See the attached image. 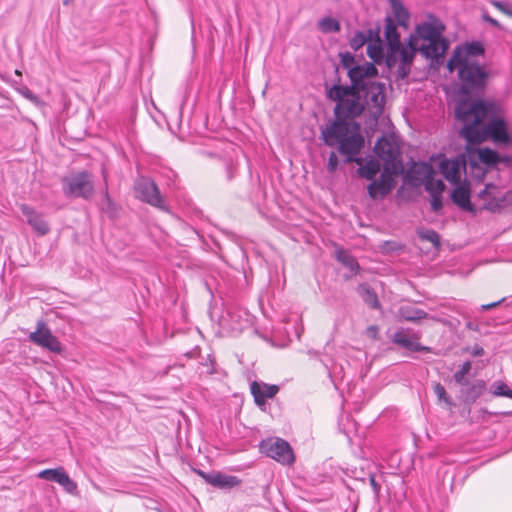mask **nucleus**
<instances>
[{
    "label": "nucleus",
    "mask_w": 512,
    "mask_h": 512,
    "mask_svg": "<svg viewBox=\"0 0 512 512\" xmlns=\"http://www.w3.org/2000/svg\"><path fill=\"white\" fill-rule=\"evenodd\" d=\"M445 26L441 20L429 15L425 21L417 24L410 34L407 44L400 40V34L393 18H385L384 36L387 42L386 63L389 67L398 65V74L405 78L417 52L426 59L438 62L449 47L443 36Z\"/></svg>",
    "instance_id": "obj_1"
},
{
    "label": "nucleus",
    "mask_w": 512,
    "mask_h": 512,
    "mask_svg": "<svg viewBox=\"0 0 512 512\" xmlns=\"http://www.w3.org/2000/svg\"><path fill=\"white\" fill-rule=\"evenodd\" d=\"M359 91L354 87L342 85L332 86L327 96L336 102L335 115L338 120L330 123L322 130V137L326 145L337 147L339 153L346 157L347 162L361 164L362 159L356 158L364 146V138L360 125L355 122H345L343 119L358 117L364 110Z\"/></svg>",
    "instance_id": "obj_2"
},
{
    "label": "nucleus",
    "mask_w": 512,
    "mask_h": 512,
    "mask_svg": "<svg viewBox=\"0 0 512 512\" xmlns=\"http://www.w3.org/2000/svg\"><path fill=\"white\" fill-rule=\"evenodd\" d=\"M456 117L464 123L460 135L468 144H479L491 139L496 144L512 146V129L502 117L498 104L478 100L471 104H459Z\"/></svg>",
    "instance_id": "obj_3"
},
{
    "label": "nucleus",
    "mask_w": 512,
    "mask_h": 512,
    "mask_svg": "<svg viewBox=\"0 0 512 512\" xmlns=\"http://www.w3.org/2000/svg\"><path fill=\"white\" fill-rule=\"evenodd\" d=\"M484 52L483 44L478 41L459 45L454 49L447 68L450 72L457 71L459 79L466 87L479 88L484 85L487 73L475 58Z\"/></svg>",
    "instance_id": "obj_4"
},
{
    "label": "nucleus",
    "mask_w": 512,
    "mask_h": 512,
    "mask_svg": "<svg viewBox=\"0 0 512 512\" xmlns=\"http://www.w3.org/2000/svg\"><path fill=\"white\" fill-rule=\"evenodd\" d=\"M63 192L67 197L88 199L94 193L92 175L86 171L74 173L62 179Z\"/></svg>",
    "instance_id": "obj_5"
},
{
    "label": "nucleus",
    "mask_w": 512,
    "mask_h": 512,
    "mask_svg": "<svg viewBox=\"0 0 512 512\" xmlns=\"http://www.w3.org/2000/svg\"><path fill=\"white\" fill-rule=\"evenodd\" d=\"M478 198L483 201L482 208L491 212L500 211L512 205V191L491 183L479 192Z\"/></svg>",
    "instance_id": "obj_6"
},
{
    "label": "nucleus",
    "mask_w": 512,
    "mask_h": 512,
    "mask_svg": "<svg viewBox=\"0 0 512 512\" xmlns=\"http://www.w3.org/2000/svg\"><path fill=\"white\" fill-rule=\"evenodd\" d=\"M137 198L156 208L167 211L164 198L161 196L156 183L147 177H139L134 185Z\"/></svg>",
    "instance_id": "obj_7"
},
{
    "label": "nucleus",
    "mask_w": 512,
    "mask_h": 512,
    "mask_svg": "<svg viewBox=\"0 0 512 512\" xmlns=\"http://www.w3.org/2000/svg\"><path fill=\"white\" fill-rule=\"evenodd\" d=\"M260 450L268 457L282 463L294 462V454L288 442L283 439H268L260 443Z\"/></svg>",
    "instance_id": "obj_8"
},
{
    "label": "nucleus",
    "mask_w": 512,
    "mask_h": 512,
    "mask_svg": "<svg viewBox=\"0 0 512 512\" xmlns=\"http://www.w3.org/2000/svg\"><path fill=\"white\" fill-rule=\"evenodd\" d=\"M29 340L44 349L53 353H61L63 350L61 342L53 335L47 324L40 320L36 324V330L29 334Z\"/></svg>",
    "instance_id": "obj_9"
},
{
    "label": "nucleus",
    "mask_w": 512,
    "mask_h": 512,
    "mask_svg": "<svg viewBox=\"0 0 512 512\" xmlns=\"http://www.w3.org/2000/svg\"><path fill=\"white\" fill-rule=\"evenodd\" d=\"M378 74L377 68L373 63H364L356 65L355 68L349 69L348 77L350 78L351 85L356 91H364L368 85L373 83V78Z\"/></svg>",
    "instance_id": "obj_10"
},
{
    "label": "nucleus",
    "mask_w": 512,
    "mask_h": 512,
    "mask_svg": "<svg viewBox=\"0 0 512 512\" xmlns=\"http://www.w3.org/2000/svg\"><path fill=\"white\" fill-rule=\"evenodd\" d=\"M377 156L384 161L385 171L395 168V163L399 156L398 146L392 138L381 137L374 147Z\"/></svg>",
    "instance_id": "obj_11"
},
{
    "label": "nucleus",
    "mask_w": 512,
    "mask_h": 512,
    "mask_svg": "<svg viewBox=\"0 0 512 512\" xmlns=\"http://www.w3.org/2000/svg\"><path fill=\"white\" fill-rule=\"evenodd\" d=\"M385 86L379 82H373L364 89L366 105L373 116L382 113L385 104Z\"/></svg>",
    "instance_id": "obj_12"
},
{
    "label": "nucleus",
    "mask_w": 512,
    "mask_h": 512,
    "mask_svg": "<svg viewBox=\"0 0 512 512\" xmlns=\"http://www.w3.org/2000/svg\"><path fill=\"white\" fill-rule=\"evenodd\" d=\"M37 477L43 480L58 483L67 493L71 495L77 494V483L69 477L63 467L42 470L37 474Z\"/></svg>",
    "instance_id": "obj_13"
},
{
    "label": "nucleus",
    "mask_w": 512,
    "mask_h": 512,
    "mask_svg": "<svg viewBox=\"0 0 512 512\" xmlns=\"http://www.w3.org/2000/svg\"><path fill=\"white\" fill-rule=\"evenodd\" d=\"M19 207L27 223L38 236H45L50 232V225L42 213L27 204H21Z\"/></svg>",
    "instance_id": "obj_14"
},
{
    "label": "nucleus",
    "mask_w": 512,
    "mask_h": 512,
    "mask_svg": "<svg viewBox=\"0 0 512 512\" xmlns=\"http://www.w3.org/2000/svg\"><path fill=\"white\" fill-rule=\"evenodd\" d=\"M464 168L465 162L460 159H443L439 164L441 174L452 184L460 181L461 170Z\"/></svg>",
    "instance_id": "obj_15"
},
{
    "label": "nucleus",
    "mask_w": 512,
    "mask_h": 512,
    "mask_svg": "<svg viewBox=\"0 0 512 512\" xmlns=\"http://www.w3.org/2000/svg\"><path fill=\"white\" fill-rule=\"evenodd\" d=\"M418 340L419 338L416 334L407 330H399L393 335V342L409 351L427 350L428 348L422 346Z\"/></svg>",
    "instance_id": "obj_16"
},
{
    "label": "nucleus",
    "mask_w": 512,
    "mask_h": 512,
    "mask_svg": "<svg viewBox=\"0 0 512 512\" xmlns=\"http://www.w3.org/2000/svg\"><path fill=\"white\" fill-rule=\"evenodd\" d=\"M199 474L208 484L221 489H229L240 484V480L236 476L232 475H226L219 472L208 474L202 471H199Z\"/></svg>",
    "instance_id": "obj_17"
},
{
    "label": "nucleus",
    "mask_w": 512,
    "mask_h": 512,
    "mask_svg": "<svg viewBox=\"0 0 512 512\" xmlns=\"http://www.w3.org/2000/svg\"><path fill=\"white\" fill-rule=\"evenodd\" d=\"M393 189V179L386 173L381 174L379 180H374L368 186L369 196L373 199L385 197Z\"/></svg>",
    "instance_id": "obj_18"
},
{
    "label": "nucleus",
    "mask_w": 512,
    "mask_h": 512,
    "mask_svg": "<svg viewBox=\"0 0 512 512\" xmlns=\"http://www.w3.org/2000/svg\"><path fill=\"white\" fill-rule=\"evenodd\" d=\"M251 393L254 397L255 403L258 406H262L265 404L266 399L273 398L279 388L276 385H268V384H259L254 381L251 383Z\"/></svg>",
    "instance_id": "obj_19"
},
{
    "label": "nucleus",
    "mask_w": 512,
    "mask_h": 512,
    "mask_svg": "<svg viewBox=\"0 0 512 512\" xmlns=\"http://www.w3.org/2000/svg\"><path fill=\"white\" fill-rule=\"evenodd\" d=\"M451 199L460 209L472 212L473 205L470 201V189L466 184L458 185L451 194Z\"/></svg>",
    "instance_id": "obj_20"
},
{
    "label": "nucleus",
    "mask_w": 512,
    "mask_h": 512,
    "mask_svg": "<svg viewBox=\"0 0 512 512\" xmlns=\"http://www.w3.org/2000/svg\"><path fill=\"white\" fill-rule=\"evenodd\" d=\"M434 174L435 171L430 164L421 162L414 163L408 175L413 181L424 184L425 181L429 180Z\"/></svg>",
    "instance_id": "obj_21"
},
{
    "label": "nucleus",
    "mask_w": 512,
    "mask_h": 512,
    "mask_svg": "<svg viewBox=\"0 0 512 512\" xmlns=\"http://www.w3.org/2000/svg\"><path fill=\"white\" fill-rule=\"evenodd\" d=\"M461 390L464 401L467 403H474L484 392L486 384L483 380H476L472 383L467 382L466 385H462Z\"/></svg>",
    "instance_id": "obj_22"
},
{
    "label": "nucleus",
    "mask_w": 512,
    "mask_h": 512,
    "mask_svg": "<svg viewBox=\"0 0 512 512\" xmlns=\"http://www.w3.org/2000/svg\"><path fill=\"white\" fill-rule=\"evenodd\" d=\"M393 17L399 26L408 27L410 13L401 0H387Z\"/></svg>",
    "instance_id": "obj_23"
},
{
    "label": "nucleus",
    "mask_w": 512,
    "mask_h": 512,
    "mask_svg": "<svg viewBox=\"0 0 512 512\" xmlns=\"http://www.w3.org/2000/svg\"><path fill=\"white\" fill-rule=\"evenodd\" d=\"M469 157H477V159L486 165H495L500 162L498 153L489 148H480L469 152Z\"/></svg>",
    "instance_id": "obj_24"
},
{
    "label": "nucleus",
    "mask_w": 512,
    "mask_h": 512,
    "mask_svg": "<svg viewBox=\"0 0 512 512\" xmlns=\"http://www.w3.org/2000/svg\"><path fill=\"white\" fill-rule=\"evenodd\" d=\"M380 171V164L376 159H370L366 161L364 165H361L358 172L360 176L372 180L377 173Z\"/></svg>",
    "instance_id": "obj_25"
},
{
    "label": "nucleus",
    "mask_w": 512,
    "mask_h": 512,
    "mask_svg": "<svg viewBox=\"0 0 512 512\" xmlns=\"http://www.w3.org/2000/svg\"><path fill=\"white\" fill-rule=\"evenodd\" d=\"M367 54L374 62H381L384 58L382 42L379 37L370 41L367 45Z\"/></svg>",
    "instance_id": "obj_26"
},
{
    "label": "nucleus",
    "mask_w": 512,
    "mask_h": 512,
    "mask_svg": "<svg viewBox=\"0 0 512 512\" xmlns=\"http://www.w3.org/2000/svg\"><path fill=\"white\" fill-rule=\"evenodd\" d=\"M359 294L363 298L364 302L368 304L370 307L376 309L380 306L376 293L367 285H361L359 287Z\"/></svg>",
    "instance_id": "obj_27"
},
{
    "label": "nucleus",
    "mask_w": 512,
    "mask_h": 512,
    "mask_svg": "<svg viewBox=\"0 0 512 512\" xmlns=\"http://www.w3.org/2000/svg\"><path fill=\"white\" fill-rule=\"evenodd\" d=\"M336 257L339 262L348 267L352 272L357 271L359 268L356 259L343 249H338L336 251Z\"/></svg>",
    "instance_id": "obj_28"
},
{
    "label": "nucleus",
    "mask_w": 512,
    "mask_h": 512,
    "mask_svg": "<svg viewBox=\"0 0 512 512\" xmlns=\"http://www.w3.org/2000/svg\"><path fill=\"white\" fill-rule=\"evenodd\" d=\"M423 185L430 195H442L445 190L444 182L441 179H434V176L425 181Z\"/></svg>",
    "instance_id": "obj_29"
},
{
    "label": "nucleus",
    "mask_w": 512,
    "mask_h": 512,
    "mask_svg": "<svg viewBox=\"0 0 512 512\" xmlns=\"http://www.w3.org/2000/svg\"><path fill=\"white\" fill-rule=\"evenodd\" d=\"M318 27L323 33L338 32L340 23L332 17H325L319 21Z\"/></svg>",
    "instance_id": "obj_30"
},
{
    "label": "nucleus",
    "mask_w": 512,
    "mask_h": 512,
    "mask_svg": "<svg viewBox=\"0 0 512 512\" xmlns=\"http://www.w3.org/2000/svg\"><path fill=\"white\" fill-rule=\"evenodd\" d=\"M472 364L470 361L464 362L460 368L454 373L453 378L457 384L466 385V375L471 371Z\"/></svg>",
    "instance_id": "obj_31"
},
{
    "label": "nucleus",
    "mask_w": 512,
    "mask_h": 512,
    "mask_svg": "<svg viewBox=\"0 0 512 512\" xmlns=\"http://www.w3.org/2000/svg\"><path fill=\"white\" fill-rule=\"evenodd\" d=\"M418 235L422 240H426L432 243L435 247H438L440 245V237L438 233L434 230L422 229L419 230Z\"/></svg>",
    "instance_id": "obj_32"
},
{
    "label": "nucleus",
    "mask_w": 512,
    "mask_h": 512,
    "mask_svg": "<svg viewBox=\"0 0 512 512\" xmlns=\"http://www.w3.org/2000/svg\"><path fill=\"white\" fill-rule=\"evenodd\" d=\"M493 395L495 396H506L512 399V390L501 381H496L493 384Z\"/></svg>",
    "instance_id": "obj_33"
},
{
    "label": "nucleus",
    "mask_w": 512,
    "mask_h": 512,
    "mask_svg": "<svg viewBox=\"0 0 512 512\" xmlns=\"http://www.w3.org/2000/svg\"><path fill=\"white\" fill-rule=\"evenodd\" d=\"M433 389H434V393L437 396L438 400L444 401L446 404H449V405L452 404L451 399L447 395L446 390L442 384L435 383L433 386Z\"/></svg>",
    "instance_id": "obj_34"
},
{
    "label": "nucleus",
    "mask_w": 512,
    "mask_h": 512,
    "mask_svg": "<svg viewBox=\"0 0 512 512\" xmlns=\"http://www.w3.org/2000/svg\"><path fill=\"white\" fill-rule=\"evenodd\" d=\"M367 39L363 32H357L350 40V47L354 50H358L363 47Z\"/></svg>",
    "instance_id": "obj_35"
},
{
    "label": "nucleus",
    "mask_w": 512,
    "mask_h": 512,
    "mask_svg": "<svg viewBox=\"0 0 512 512\" xmlns=\"http://www.w3.org/2000/svg\"><path fill=\"white\" fill-rule=\"evenodd\" d=\"M341 65L349 73V69L355 68L357 64L352 54L344 53L341 54Z\"/></svg>",
    "instance_id": "obj_36"
},
{
    "label": "nucleus",
    "mask_w": 512,
    "mask_h": 512,
    "mask_svg": "<svg viewBox=\"0 0 512 512\" xmlns=\"http://www.w3.org/2000/svg\"><path fill=\"white\" fill-rule=\"evenodd\" d=\"M490 3L505 15L512 17V8L510 7V4L508 2L491 0Z\"/></svg>",
    "instance_id": "obj_37"
},
{
    "label": "nucleus",
    "mask_w": 512,
    "mask_h": 512,
    "mask_svg": "<svg viewBox=\"0 0 512 512\" xmlns=\"http://www.w3.org/2000/svg\"><path fill=\"white\" fill-rule=\"evenodd\" d=\"M430 196H431V201H430L431 209L434 212H438L443 206L442 195H430Z\"/></svg>",
    "instance_id": "obj_38"
},
{
    "label": "nucleus",
    "mask_w": 512,
    "mask_h": 512,
    "mask_svg": "<svg viewBox=\"0 0 512 512\" xmlns=\"http://www.w3.org/2000/svg\"><path fill=\"white\" fill-rule=\"evenodd\" d=\"M20 93L28 100H30L31 102L33 103H36L38 104L39 103V98L38 96H36L35 94L32 93L31 90H29L27 87H23L21 90H20Z\"/></svg>",
    "instance_id": "obj_39"
},
{
    "label": "nucleus",
    "mask_w": 512,
    "mask_h": 512,
    "mask_svg": "<svg viewBox=\"0 0 512 512\" xmlns=\"http://www.w3.org/2000/svg\"><path fill=\"white\" fill-rule=\"evenodd\" d=\"M338 166V159L334 152H331L328 159L327 168L330 172H334Z\"/></svg>",
    "instance_id": "obj_40"
},
{
    "label": "nucleus",
    "mask_w": 512,
    "mask_h": 512,
    "mask_svg": "<svg viewBox=\"0 0 512 512\" xmlns=\"http://www.w3.org/2000/svg\"><path fill=\"white\" fill-rule=\"evenodd\" d=\"M378 332H379L378 327L376 325H371V326L367 327L365 334L367 335V337L375 340L378 337Z\"/></svg>",
    "instance_id": "obj_41"
},
{
    "label": "nucleus",
    "mask_w": 512,
    "mask_h": 512,
    "mask_svg": "<svg viewBox=\"0 0 512 512\" xmlns=\"http://www.w3.org/2000/svg\"><path fill=\"white\" fill-rule=\"evenodd\" d=\"M114 205L109 197V195L106 193L105 194V199H104V203L102 205V208L107 210V212H109L111 215L113 214L114 212Z\"/></svg>",
    "instance_id": "obj_42"
},
{
    "label": "nucleus",
    "mask_w": 512,
    "mask_h": 512,
    "mask_svg": "<svg viewBox=\"0 0 512 512\" xmlns=\"http://www.w3.org/2000/svg\"><path fill=\"white\" fill-rule=\"evenodd\" d=\"M402 315H403V317H404L406 320H409V321H416V320H419V319L424 318L425 313H424L423 311H416V312H414L413 314H408V315L402 314Z\"/></svg>",
    "instance_id": "obj_43"
},
{
    "label": "nucleus",
    "mask_w": 512,
    "mask_h": 512,
    "mask_svg": "<svg viewBox=\"0 0 512 512\" xmlns=\"http://www.w3.org/2000/svg\"><path fill=\"white\" fill-rule=\"evenodd\" d=\"M482 19L494 27L501 28L500 23L496 19L490 17L486 12L482 14Z\"/></svg>",
    "instance_id": "obj_44"
},
{
    "label": "nucleus",
    "mask_w": 512,
    "mask_h": 512,
    "mask_svg": "<svg viewBox=\"0 0 512 512\" xmlns=\"http://www.w3.org/2000/svg\"><path fill=\"white\" fill-rule=\"evenodd\" d=\"M470 353L472 354V356H475V357H478V356H482L484 355V349L478 345H475Z\"/></svg>",
    "instance_id": "obj_45"
},
{
    "label": "nucleus",
    "mask_w": 512,
    "mask_h": 512,
    "mask_svg": "<svg viewBox=\"0 0 512 512\" xmlns=\"http://www.w3.org/2000/svg\"><path fill=\"white\" fill-rule=\"evenodd\" d=\"M504 299H501L499 301H496V302H492V303H489V304H484L481 306V310L485 311V310H489V309H492V308H495L497 307Z\"/></svg>",
    "instance_id": "obj_46"
},
{
    "label": "nucleus",
    "mask_w": 512,
    "mask_h": 512,
    "mask_svg": "<svg viewBox=\"0 0 512 512\" xmlns=\"http://www.w3.org/2000/svg\"><path fill=\"white\" fill-rule=\"evenodd\" d=\"M466 327L470 330H473V331H477L478 330V326L477 324H474L473 322H468L466 324Z\"/></svg>",
    "instance_id": "obj_47"
},
{
    "label": "nucleus",
    "mask_w": 512,
    "mask_h": 512,
    "mask_svg": "<svg viewBox=\"0 0 512 512\" xmlns=\"http://www.w3.org/2000/svg\"><path fill=\"white\" fill-rule=\"evenodd\" d=\"M371 483H372V486L376 489V483H375V480L373 478L371 479Z\"/></svg>",
    "instance_id": "obj_48"
},
{
    "label": "nucleus",
    "mask_w": 512,
    "mask_h": 512,
    "mask_svg": "<svg viewBox=\"0 0 512 512\" xmlns=\"http://www.w3.org/2000/svg\"><path fill=\"white\" fill-rule=\"evenodd\" d=\"M15 74L19 77H21V72L19 70H15Z\"/></svg>",
    "instance_id": "obj_49"
}]
</instances>
